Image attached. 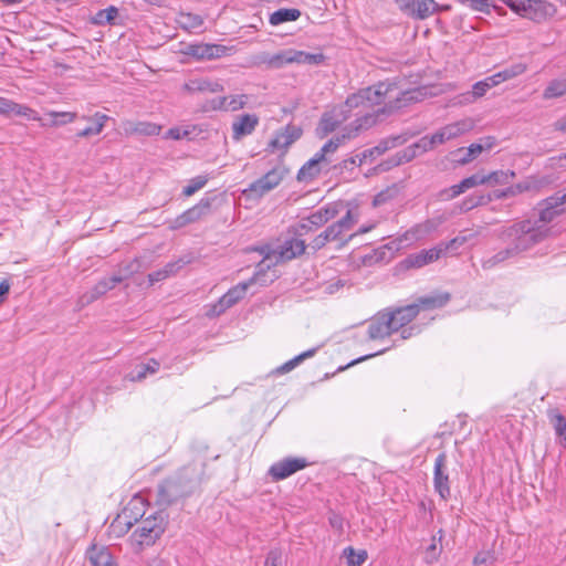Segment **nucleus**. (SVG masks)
Listing matches in <instances>:
<instances>
[{"label": "nucleus", "mask_w": 566, "mask_h": 566, "mask_svg": "<svg viewBox=\"0 0 566 566\" xmlns=\"http://www.w3.org/2000/svg\"><path fill=\"white\" fill-rule=\"evenodd\" d=\"M499 238L507 243V247L494 255L482 261L484 270H491L504 261L515 258L518 254L532 249L541 243L543 232L532 228L528 221H517L511 226L504 227Z\"/></svg>", "instance_id": "obj_1"}, {"label": "nucleus", "mask_w": 566, "mask_h": 566, "mask_svg": "<svg viewBox=\"0 0 566 566\" xmlns=\"http://www.w3.org/2000/svg\"><path fill=\"white\" fill-rule=\"evenodd\" d=\"M419 96L420 93L416 90L400 91L396 94L392 93V97H387L389 102H385L382 107L365 113L349 126L345 127V130L348 134H355L356 137L360 130L370 128L378 122H381L385 117L392 114L394 111L406 106L409 103L418 102L420 99Z\"/></svg>", "instance_id": "obj_2"}, {"label": "nucleus", "mask_w": 566, "mask_h": 566, "mask_svg": "<svg viewBox=\"0 0 566 566\" xmlns=\"http://www.w3.org/2000/svg\"><path fill=\"white\" fill-rule=\"evenodd\" d=\"M397 90L398 86L396 82H379L373 86L361 88L357 93L350 94L346 98L345 103L338 107L340 108V112L348 114L349 117L352 111L355 108H371L385 103L387 97H392V93Z\"/></svg>", "instance_id": "obj_3"}, {"label": "nucleus", "mask_w": 566, "mask_h": 566, "mask_svg": "<svg viewBox=\"0 0 566 566\" xmlns=\"http://www.w3.org/2000/svg\"><path fill=\"white\" fill-rule=\"evenodd\" d=\"M270 268L271 264L268 263V258L262 260L258 264V271L252 277L231 287L223 296L220 297L219 302L213 306V312L219 315L237 304L244 297L248 289L252 284L258 283L260 285H266L269 282H272L273 279L268 280L265 274V270H269Z\"/></svg>", "instance_id": "obj_4"}, {"label": "nucleus", "mask_w": 566, "mask_h": 566, "mask_svg": "<svg viewBox=\"0 0 566 566\" xmlns=\"http://www.w3.org/2000/svg\"><path fill=\"white\" fill-rule=\"evenodd\" d=\"M140 515L139 525L133 532L132 538L139 546H150L164 534L168 524V514L160 510L147 517Z\"/></svg>", "instance_id": "obj_5"}, {"label": "nucleus", "mask_w": 566, "mask_h": 566, "mask_svg": "<svg viewBox=\"0 0 566 566\" xmlns=\"http://www.w3.org/2000/svg\"><path fill=\"white\" fill-rule=\"evenodd\" d=\"M311 230L307 223H300L295 227L289 228L283 234L275 252L283 261L293 260L305 252L306 244L302 237Z\"/></svg>", "instance_id": "obj_6"}, {"label": "nucleus", "mask_w": 566, "mask_h": 566, "mask_svg": "<svg viewBox=\"0 0 566 566\" xmlns=\"http://www.w3.org/2000/svg\"><path fill=\"white\" fill-rule=\"evenodd\" d=\"M138 269L139 262L137 260H134L125 268H122L118 274H115L111 277L102 279L90 291H87L80 297L81 305L84 306L98 300L108 291L113 290L117 284L127 280L133 273L137 272Z\"/></svg>", "instance_id": "obj_7"}, {"label": "nucleus", "mask_w": 566, "mask_h": 566, "mask_svg": "<svg viewBox=\"0 0 566 566\" xmlns=\"http://www.w3.org/2000/svg\"><path fill=\"white\" fill-rule=\"evenodd\" d=\"M564 203L559 202L557 199V195H553L542 202L538 203L539 211L537 219H525L524 221H528L532 223L533 229H537L543 232V238L541 242L546 240L552 234V229L548 227V223L552 222L556 217H558L564 209L562 208Z\"/></svg>", "instance_id": "obj_8"}, {"label": "nucleus", "mask_w": 566, "mask_h": 566, "mask_svg": "<svg viewBox=\"0 0 566 566\" xmlns=\"http://www.w3.org/2000/svg\"><path fill=\"white\" fill-rule=\"evenodd\" d=\"M357 222V218L352 210H347L346 214L338 221L328 226L323 232L316 235L310 244L314 252L324 248L328 242L340 240L343 234L349 231Z\"/></svg>", "instance_id": "obj_9"}, {"label": "nucleus", "mask_w": 566, "mask_h": 566, "mask_svg": "<svg viewBox=\"0 0 566 566\" xmlns=\"http://www.w3.org/2000/svg\"><path fill=\"white\" fill-rule=\"evenodd\" d=\"M184 488L181 482L174 475L165 479L157 486V499L156 502L159 506L168 507L172 504L178 503L180 500L190 496L187 489Z\"/></svg>", "instance_id": "obj_10"}, {"label": "nucleus", "mask_w": 566, "mask_h": 566, "mask_svg": "<svg viewBox=\"0 0 566 566\" xmlns=\"http://www.w3.org/2000/svg\"><path fill=\"white\" fill-rule=\"evenodd\" d=\"M287 170L284 167H274L261 178L256 179L243 191L249 198H261L276 188L283 180Z\"/></svg>", "instance_id": "obj_11"}, {"label": "nucleus", "mask_w": 566, "mask_h": 566, "mask_svg": "<svg viewBox=\"0 0 566 566\" xmlns=\"http://www.w3.org/2000/svg\"><path fill=\"white\" fill-rule=\"evenodd\" d=\"M211 206L212 199L202 198L197 205L169 221L168 228L170 230H178L206 218L211 213Z\"/></svg>", "instance_id": "obj_12"}, {"label": "nucleus", "mask_w": 566, "mask_h": 566, "mask_svg": "<svg viewBox=\"0 0 566 566\" xmlns=\"http://www.w3.org/2000/svg\"><path fill=\"white\" fill-rule=\"evenodd\" d=\"M399 10L415 20H424L438 11L434 0H395Z\"/></svg>", "instance_id": "obj_13"}, {"label": "nucleus", "mask_w": 566, "mask_h": 566, "mask_svg": "<svg viewBox=\"0 0 566 566\" xmlns=\"http://www.w3.org/2000/svg\"><path fill=\"white\" fill-rule=\"evenodd\" d=\"M433 488L441 500L447 501L451 496L450 478L448 470V455L440 452L434 461L433 467Z\"/></svg>", "instance_id": "obj_14"}, {"label": "nucleus", "mask_w": 566, "mask_h": 566, "mask_svg": "<svg viewBox=\"0 0 566 566\" xmlns=\"http://www.w3.org/2000/svg\"><path fill=\"white\" fill-rule=\"evenodd\" d=\"M206 463L202 460H195L182 467L174 476L178 479L184 488L191 495L201 484L205 475Z\"/></svg>", "instance_id": "obj_15"}, {"label": "nucleus", "mask_w": 566, "mask_h": 566, "mask_svg": "<svg viewBox=\"0 0 566 566\" xmlns=\"http://www.w3.org/2000/svg\"><path fill=\"white\" fill-rule=\"evenodd\" d=\"M308 461L302 457H287L275 463H273L268 474L272 478L273 481H282L291 476L292 474L305 469L308 467Z\"/></svg>", "instance_id": "obj_16"}, {"label": "nucleus", "mask_w": 566, "mask_h": 566, "mask_svg": "<svg viewBox=\"0 0 566 566\" xmlns=\"http://www.w3.org/2000/svg\"><path fill=\"white\" fill-rule=\"evenodd\" d=\"M325 60L322 53H307L303 51H289L277 54L272 59V63L282 65L283 63H298L308 65H318Z\"/></svg>", "instance_id": "obj_17"}, {"label": "nucleus", "mask_w": 566, "mask_h": 566, "mask_svg": "<svg viewBox=\"0 0 566 566\" xmlns=\"http://www.w3.org/2000/svg\"><path fill=\"white\" fill-rule=\"evenodd\" d=\"M496 143L495 137L488 136L480 143H473L468 148H459L455 151V160L461 165H467L474 160L484 150L491 149Z\"/></svg>", "instance_id": "obj_18"}, {"label": "nucleus", "mask_w": 566, "mask_h": 566, "mask_svg": "<svg viewBox=\"0 0 566 566\" xmlns=\"http://www.w3.org/2000/svg\"><path fill=\"white\" fill-rule=\"evenodd\" d=\"M473 124L470 119H462L455 123L448 124L437 130L433 135V138L438 145H442L448 140L454 139L460 135L471 130Z\"/></svg>", "instance_id": "obj_19"}, {"label": "nucleus", "mask_w": 566, "mask_h": 566, "mask_svg": "<svg viewBox=\"0 0 566 566\" xmlns=\"http://www.w3.org/2000/svg\"><path fill=\"white\" fill-rule=\"evenodd\" d=\"M443 254L442 248L439 244L429 250H422L418 253H413L408 255L402 262L401 265L406 269H419L429 263H432L439 260Z\"/></svg>", "instance_id": "obj_20"}, {"label": "nucleus", "mask_w": 566, "mask_h": 566, "mask_svg": "<svg viewBox=\"0 0 566 566\" xmlns=\"http://www.w3.org/2000/svg\"><path fill=\"white\" fill-rule=\"evenodd\" d=\"M368 336L370 339L385 338L392 333V317L387 314V311L380 312L368 325Z\"/></svg>", "instance_id": "obj_21"}, {"label": "nucleus", "mask_w": 566, "mask_h": 566, "mask_svg": "<svg viewBox=\"0 0 566 566\" xmlns=\"http://www.w3.org/2000/svg\"><path fill=\"white\" fill-rule=\"evenodd\" d=\"M303 129L300 126L289 124L275 134V137L269 143L272 148L286 150L292 144L301 138Z\"/></svg>", "instance_id": "obj_22"}, {"label": "nucleus", "mask_w": 566, "mask_h": 566, "mask_svg": "<svg viewBox=\"0 0 566 566\" xmlns=\"http://www.w3.org/2000/svg\"><path fill=\"white\" fill-rule=\"evenodd\" d=\"M229 49L221 44L201 43L189 45L187 53L198 60H213L224 56Z\"/></svg>", "instance_id": "obj_23"}, {"label": "nucleus", "mask_w": 566, "mask_h": 566, "mask_svg": "<svg viewBox=\"0 0 566 566\" xmlns=\"http://www.w3.org/2000/svg\"><path fill=\"white\" fill-rule=\"evenodd\" d=\"M348 118V114L340 112L339 107H335L332 112L324 113L317 127V134L324 138L328 134L337 129V127Z\"/></svg>", "instance_id": "obj_24"}, {"label": "nucleus", "mask_w": 566, "mask_h": 566, "mask_svg": "<svg viewBox=\"0 0 566 566\" xmlns=\"http://www.w3.org/2000/svg\"><path fill=\"white\" fill-rule=\"evenodd\" d=\"M387 314L392 317V327L395 332H398L418 316L419 305H413L412 303L397 307L394 311H387Z\"/></svg>", "instance_id": "obj_25"}, {"label": "nucleus", "mask_w": 566, "mask_h": 566, "mask_svg": "<svg viewBox=\"0 0 566 566\" xmlns=\"http://www.w3.org/2000/svg\"><path fill=\"white\" fill-rule=\"evenodd\" d=\"M81 118L88 122L90 125L83 129L77 130V133L75 134V137L88 138L91 136L99 135L103 132L106 122L109 119V116H107L106 114L96 112L92 116L83 115Z\"/></svg>", "instance_id": "obj_26"}, {"label": "nucleus", "mask_w": 566, "mask_h": 566, "mask_svg": "<svg viewBox=\"0 0 566 566\" xmlns=\"http://www.w3.org/2000/svg\"><path fill=\"white\" fill-rule=\"evenodd\" d=\"M344 203L343 202H332L326 205L325 207H322L317 211L311 213V216L307 218L308 223L315 227H322L329 220L336 218L339 212L343 210Z\"/></svg>", "instance_id": "obj_27"}, {"label": "nucleus", "mask_w": 566, "mask_h": 566, "mask_svg": "<svg viewBox=\"0 0 566 566\" xmlns=\"http://www.w3.org/2000/svg\"><path fill=\"white\" fill-rule=\"evenodd\" d=\"M86 557L92 566H117L109 549L92 544L86 551Z\"/></svg>", "instance_id": "obj_28"}, {"label": "nucleus", "mask_w": 566, "mask_h": 566, "mask_svg": "<svg viewBox=\"0 0 566 566\" xmlns=\"http://www.w3.org/2000/svg\"><path fill=\"white\" fill-rule=\"evenodd\" d=\"M355 138V134H348L345 129L342 134L334 136L327 143L323 145L319 151L316 154L325 164H331V155L335 154L337 149L344 145L347 140Z\"/></svg>", "instance_id": "obj_29"}, {"label": "nucleus", "mask_w": 566, "mask_h": 566, "mask_svg": "<svg viewBox=\"0 0 566 566\" xmlns=\"http://www.w3.org/2000/svg\"><path fill=\"white\" fill-rule=\"evenodd\" d=\"M407 142V137L403 135L389 136L381 139L375 147L363 151L364 158H375L385 154L387 150L400 146Z\"/></svg>", "instance_id": "obj_30"}, {"label": "nucleus", "mask_w": 566, "mask_h": 566, "mask_svg": "<svg viewBox=\"0 0 566 566\" xmlns=\"http://www.w3.org/2000/svg\"><path fill=\"white\" fill-rule=\"evenodd\" d=\"M184 90L191 94L203 92L218 93L223 91V86L216 81L198 77L190 78L188 82H186L184 84Z\"/></svg>", "instance_id": "obj_31"}, {"label": "nucleus", "mask_w": 566, "mask_h": 566, "mask_svg": "<svg viewBox=\"0 0 566 566\" xmlns=\"http://www.w3.org/2000/svg\"><path fill=\"white\" fill-rule=\"evenodd\" d=\"M556 7L544 0H532V9H528L527 18L541 22L555 15Z\"/></svg>", "instance_id": "obj_32"}, {"label": "nucleus", "mask_w": 566, "mask_h": 566, "mask_svg": "<svg viewBox=\"0 0 566 566\" xmlns=\"http://www.w3.org/2000/svg\"><path fill=\"white\" fill-rule=\"evenodd\" d=\"M259 124V118L252 114H244L232 124L233 139L240 140L243 136L252 134Z\"/></svg>", "instance_id": "obj_33"}, {"label": "nucleus", "mask_w": 566, "mask_h": 566, "mask_svg": "<svg viewBox=\"0 0 566 566\" xmlns=\"http://www.w3.org/2000/svg\"><path fill=\"white\" fill-rule=\"evenodd\" d=\"M441 224V220L438 219H428L422 223H419L408 230L405 233V240L406 241H412V240H422L430 233L434 232L438 227Z\"/></svg>", "instance_id": "obj_34"}, {"label": "nucleus", "mask_w": 566, "mask_h": 566, "mask_svg": "<svg viewBox=\"0 0 566 566\" xmlns=\"http://www.w3.org/2000/svg\"><path fill=\"white\" fill-rule=\"evenodd\" d=\"M484 177L482 174H474L470 177L464 178L461 182L458 185H453L449 189L444 190L443 193L449 199H453L458 197L459 195L463 193L464 191L476 187L479 185H484Z\"/></svg>", "instance_id": "obj_35"}, {"label": "nucleus", "mask_w": 566, "mask_h": 566, "mask_svg": "<svg viewBox=\"0 0 566 566\" xmlns=\"http://www.w3.org/2000/svg\"><path fill=\"white\" fill-rule=\"evenodd\" d=\"M326 164L319 158L317 154L314 155L308 161H306L297 172L298 181L313 180L322 171L323 166Z\"/></svg>", "instance_id": "obj_36"}, {"label": "nucleus", "mask_w": 566, "mask_h": 566, "mask_svg": "<svg viewBox=\"0 0 566 566\" xmlns=\"http://www.w3.org/2000/svg\"><path fill=\"white\" fill-rule=\"evenodd\" d=\"M450 294L447 292H437L419 297L413 305H419V311L440 308L450 301Z\"/></svg>", "instance_id": "obj_37"}, {"label": "nucleus", "mask_w": 566, "mask_h": 566, "mask_svg": "<svg viewBox=\"0 0 566 566\" xmlns=\"http://www.w3.org/2000/svg\"><path fill=\"white\" fill-rule=\"evenodd\" d=\"M124 130L128 135L155 136L160 133V126L149 122H126Z\"/></svg>", "instance_id": "obj_38"}, {"label": "nucleus", "mask_w": 566, "mask_h": 566, "mask_svg": "<svg viewBox=\"0 0 566 566\" xmlns=\"http://www.w3.org/2000/svg\"><path fill=\"white\" fill-rule=\"evenodd\" d=\"M301 11L295 8H282L270 14L271 25H280L285 22L296 21L301 17Z\"/></svg>", "instance_id": "obj_39"}, {"label": "nucleus", "mask_w": 566, "mask_h": 566, "mask_svg": "<svg viewBox=\"0 0 566 566\" xmlns=\"http://www.w3.org/2000/svg\"><path fill=\"white\" fill-rule=\"evenodd\" d=\"M566 95V76L552 80L543 92V98L552 99Z\"/></svg>", "instance_id": "obj_40"}, {"label": "nucleus", "mask_w": 566, "mask_h": 566, "mask_svg": "<svg viewBox=\"0 0 566 566\" xmlns=\"http://www.w3.org/2000/svg\"><path fill=\"white\" fill-rule=\"evenodd\" d=\"M547 417L555 433L566 441V418L556 408L548 409Z\"/></svg>", "instance_id": "obj_41"}, {"label": "nucleus", "mask_w": 566, "mask_h": 566, "mask_svg": "<svg viewBox=\"0 0 566 566\" xmlns=\"http://www.w3.org/2000/svg\"><path fill=\"white\" fill-rule=\"evenodd\" d=\"M48 116L51 117V120L48 123H41V126H51L57 127L63 126L69 123H73L77 118V114L73 112H55L51 111L48 113Z\"/></svg>", "instance_id": "obj_42"}, {"label": "nucleus", "mask_w": 566, "mask_h": 566, "mask_svg": "<svg viewBox=\"0 0 566 566\" xmlns=\"http://www.w3.org/2000/svg\"><path fill=\"white\" fill-rule=\"evenodd\" d=\"M316 348L308 349L294 358L290 359L289 361L284 363L280 367H277L273 373L276 375H282L285 373H289L293 370L297 365H300L302 361H304L306 358H311L315 355Z\"/></svg>", "instance_id": "obj_43"}, {"label": "nucleus", "mask_w": 566, "mask_h": 566, "mask_svg": "<svg viewBox=\"0 0 566 566\" xmlns=\"http://www.w3.org/2000/svg\"><path fill=\"white\" fill-rule=\"evenodd\" d=\"M473 237L474 233H467L465 231H462L450 241L439 243V247L442 248L443 254H447L449 252L453 253Z\"/></svg>", "instance_id": "obj_44"}, {"label": "nucleus", "mask_w": 566, "mask_h": 566, "mask_svg": "<svg viewBox=\"0 0 566 566\" xmlns=\"http://www.w3.org/2000/svg\"><path fill=\"white\" fill-rule=\"evenodd\" d=\"M118 14H119L118 9L114 6H109L108 8L96 12V14L93 17L92 21L94 24H97V25H103L106 23L114 24Z\"/></svg>", "instance_id": "obj_45"}, {"label": "nucleus", "mask_w": 566, "mask_h": 566, "mask_svg": "<svg viewBox=\"0 0 566 566\" xmlns=\"http://www.w3.org/2000/svg\"><path fill=\"white\" fill-rule=\"evenodd\" d=\"M526 71V65L523 63H515L510 65L509 67H505L504 70L495 73V77L497 78V82L501 84L502 82H505L507 80L514 78L521 74H523Z\"/></svg>", "instance_id": "obj_46"}, {"label": "nucleus", "mask_w": 566, "mask_h": 566, "mask_svg": "<svg viewBox=\"0 0 566 566\" xmlns=\"http://www.w3.org/2000/svg\"><path fill=\"white\" fill-rule=\"evenodd\" d=\"M181 28L185 30H196L202 27L203 19L201 15L191 12H181L179 20Z\"/></svg>", "instance_id": "obj_47"}, {"label": "nucleus", "mask_w": 566, "mask_h": 566, "mask_svg": "<svg viewBox=\"0 0 566 566\" xmlns=\"http://www.w3.org/2000/svg\"><path fill=\"white\" fill-rule=\"evenodd\" d=\"M343 555L346 557L348 566H361L368 557L365 549L355 551L352 546L346 547Z\"/></svg>", "instance_id": "obj_48"}, {"label": "nucleus", "mask_w": 566, "mask_h": 566, "mask_svg": "<svg viewBox=\"0 0 566 566\" xmlns=\"http://www.w3.org/2000/svg\"><path fill=\"white\" fill-rule=\"evenodd\" d=\"M497 78L495 75L488 76L486 78L476 82L472 86V95L474 98L482 97L490 88L499 85Z\"/></svg>", "instance_id": "obj_49"}, {"label": "nucleus", "mask_w": 566, "mask_h": 566, "mask_svg": "<svg viewBox=\"0 0 566 566\" xmlns=\"http://www.w3.org/2000/svg\"><path fill=\"white\" fill-rule=\"evenodd\" d=\"M514 176H515L514 171H511V170H507V171L497 170V171H492L488 175H483L484 182L492 185V186L507 184L509 180L511 178H513Z\"/></svg>", "instance_id": "obj_50"}, {"label": "nucleus", "mask_w": 566, "mask_h": 566, "mask_svg": "<svg viewBox=\"0 0 566 566\" xmlns=\"http://www.w3.org/2000/svg\"><path fill=\"white\" fill-rule=\"evenodd\" d=\"M367 158H364L363 154L342 160L340 163L333 166V170L343 172L345 169H353L356 166H361Z\"/></svg>", "instance_id": "obj_51"}, {"label": "nucleus", "mask_w": 566, "mask_h": 566, "mask_svg": "<svg viewBox=\"0 0 566 566\" xmlns=\"http://www.w3.org/2000/svg\"><path fill=\"white\" fill-rule=\"evenodd\" d=\"M207 182H208L207 177L197 176V177L192 178L186 187H184L182 195L186 197H190L193 193H196L198 190L203 188Z\"/></svg>", "instance_id": "obj_52"}, {"label": "nucleus", "mask_w": 566, "mask_h": 566, "mask_svg": "<svg viewBox=\"0 0 566 566\" xmlns=\"http://www.w3.org/2000/svg\"><path fill=\"white\" fill-rule=\"evenodd\" d=\"M513 11L526 17L528 9H532V0H502Z\"/></svg>", "instance_id": "obj_53"}, {"label": "nucleus", "mask_w": 566, "mask_h": 566, "mask_svg": "<svg viewBox=\"0 0 566 566\" xmlns=\"http://www.w3.org/2000/svg\"><path fill=\"white\" fill-rule=\"evenodd\" d=\"M11 115L23 116V117H27L32 120H41V118L39 117V115L35 111H33L32 108H30L28 106L18 104L15 102H13Z\"/></svg>", "instance_id": "obj_54"}, {"label": "nucleus", "mask_w": 566, "mask_h": 566, "mask_svg": "<svg viewBox=\"0 0 566 566\" xmlns=\"http://www.w3.org/2000/svg\"><path fill=\"white\" fill-rule=\"evenodd\" d=\"M413 147L417 149L418 154H422L432 150L434 147H437V143L433 138V135H427L421 137L417 143H415Z\"/></svg>", "instance_id": "obj_55"}, {"label": "nucleus", "mask_w": 566, "mask_h": 566, "mask_svg": "<svg viewBox=\"0 0 566 566\" xmlns=\"http://www.w3.org/2000/svg\"><path fill=\"white\" fill-rule=\"evenodd\" d=\"M228 99H229V97H226V96L216 97V98L207 101L202 105L201 108L203 112L220 111V109L224 111L226 103L228 102Z\"/></svg>", "instance_id": "obj_56"}, {"label": "nucleus", "mask_w": 566, "mask_h": 566, "mask_svg": "<svg viewBox=\"0 0 566 566\" xmlns=\"http://www.w3.org/2000/svg\"><path fill=\"white\" fill-rule=\"evenodd\" d=\"M284 557L283 553L279 548L271 549L265 558L264 566H283Z\"/></svg>", "instance_id": "obj_57"}, {"label": "nucleus", "mask_w": 566, "mask_h": 566, "mask_svg": "<svg viewBox=\"0 0 566 566\" xmlns=\"http://www.w3.org/2000/svg\"><path fill=\"white\" fill-rule=\"evenodd\" d=\"M229 99L226 103L224 111H238L242 108L245 104L244 95L240 96H228Z\"/></svg>", "instance_id": "obj_58"}, {"label": "nucleus", "mask_w": 566, "mask_h": 566, "mask_svg": "<svg viewBox=\"0 0 566 566\" xmlns=\"http://www.w3.org/2000/svg\"><path fill=\"white\" fill-rule=\"evenodd\" d=\"M399 158L401 159V164L409 163L413 158H416L419 154L417 149L413 147V144L406 147L405 149L397 153Z\"/></svg>", "instance_id": "obj_59"}, {"label": "nucleus", "mask_w": 566, "mask_h": 566, "mask_svg": "<svg viewBox=\"0 0 566 566\" xmlns=\"http://www.w3.org/2000/svg\"><path fill=\"white\" fill-rule=\"evenodd\" d=\"M399 165H401V159L396 153L394 156L381 163L379 167L381 168L382 171H386Z\"/></svg>", "instance_id": "obj_60"}, {"label": "nucleus", "mask_w": 566, "mask_h": 566, "mask_svg": "<svg viewBox=\"0 0 566 566\" xmlns=\"http://www.w3.org/2000/svg\"><path fill=\"white\" fill-rule=\"evenodd\" d=\"M190 135V132L188 129H182L179 127H174L168 130V136L172 139H182Z\"/></svg>", "instance_id": "obj_61"}, {"label": "nucleus", "mask_w": 566, "mask_h": 566, "mask_svg": "<svg viewBox=\"0 0 566 566\" xmlns=\"http://www.w3.org/2000/svg\"><path fill=\"white\" fill-rule=\"evenodd\" d=\"M13 101L0 97V114L11 116Z\"/></svg>", "instance_id": "obj_62"}, {"label": "nucleus", "mask_w": 566, "mask_h": 566, "mask_svg": "<svg viewBox=\"0 0 566 566\" xmlns=\"http://www.w3.org/2000/svg\"><path fill=\"white\" fill-rule=\"evenodd\" d=\"M165 279H167V271H164L163 269L148 274V281L150 285L160 282Z\"/></svg>", "instance_id": "obj_63"}, {"label": "nucleus", "mask_w": 566, "mask_h": 566, "mask_svg": "<svg viewBox=\"0 0 566 566\" xmlns=\"http://www.w3.org/2000/svg\"><path fill=\"white\" fill-rule=\"evenodd\" d=\"M484 197L480 196L478 198H469L463 201L462 209L468 211L473 209L474 207L481 205L483 202Z\"/></svg>", "instance_id": "obj_64"}]
</instances>
